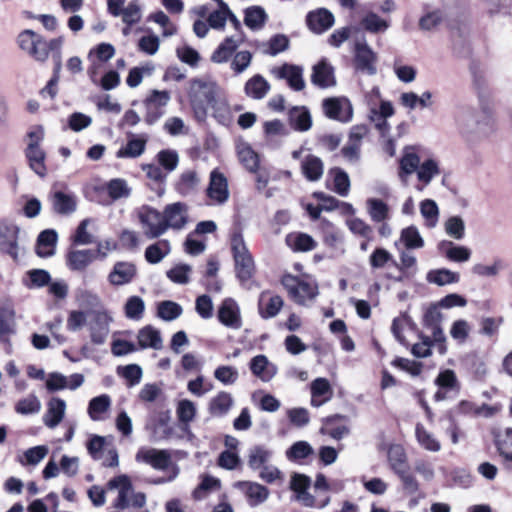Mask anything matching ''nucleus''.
Instances as JSON below:
<instances>
[{"label": "nucleus", "mask_w": 512, "mask_h": 512, "mask_svg": "<svg viewBox=\"0 0 512 512\" xmlns=\"http://www.w3.org/2000/svg\"><path fill=\"white\" fill-rule=\"evenodd\" d=\"M188 96L196 117L203 119L208 107L216 103L223 93L215 81L209 78H195L189 83Z\"/></svg>", "instance_id": "obj_1"}, {"label": "nucleus", "mask_w": 512, "mask_h": 512, "mask_svg": "<svg viewBox=\"0 0 512 512\" xmlns=\"http://www.w3.org/2000/svg\"><path fill=\"white\" fill-rule=\"evenodd\" d=\"M107 489L117 492L114 507L118 510L142 508L146 503L145 494L134 491L131 480L127 475H119L110 479L107 483Z\"/></svg>", "instance_id": "obj_2"}, {"label": "nucleus", "mask_w": 512, "mask_h": 512, "mask_svg": "<svg viewBox=\"0 0 512 512\" xmlns=\"http://www.w3.org/2000/svg\"><path fill=\"white\" fill-rule=\"evenodd\" d=\"M135 460L138 463L150 465L155 470H171V475L167 479H160L158 483L174 480L179 474V468L172 463L171 453L168 450H160L151 447H141L136 455Z\"/></svg>", "instance_id": "obj_3"}, {"label": "nucleus", "mask_w": 512, "mask_h": 512, "mask_svg": "<svg viewBox=\"0 0 512 512\" xmlns=\"http://www.w3.org/2000/svg\"><path fill=\"white\" fill-rule=\"evenodd\" d=\"M281 283L287 290L290 298L299 305H306L307 302L313 301L318 295L316 284L306 282L290 274L284 275Z\"/></svg>", "instance_id": "obj_4"}, {"label": "nucleus", "mask_w": 512, "mask_h": 512, "mask_svg": "<svg viewBox=\"0 0 512 512\" xmlns=\"http://www.w3.org/2000/svg\"><path fill=\"white\" fill-rule=\"evenodd\" d=\"M231 248L238 278L241 281L250 279L255 271V265L241 234L232 236Z\"/></svg>", "instance_id": "obj_5"}, {"label": "nucleus", "mask_w": 512, "mask_h": 512, "mask_svg": "<svg viewBox=\"0 0 512 512\" xmlns=\"http://www.w3.org/2000/svg\"><path fill=\"white\" fill-rule=\"evenodd\" d=\"M138 217L143 233L148 239L158 238L167 231L163 214L154 208L143 207Z\"/></svg>", "instance_id": "obj_6"}, {"label": "nucleus", "mask_w": 512, "mask_h": 512, "mask_svg": "<svg viewBox=\"0 0 512 512\" xmlns=\"http://www.w3.org/2000/svg\"><path fill=\"white\" fill-rule=\"evenodd\" d=\"M112 322L113 317L105 309L96 310L91 313L88 329L93 344L101 345L106 341Z\"/></svg>", "instance_id": "obj_7"}, {"label": "nucleus", "mask_w": 512, "mask_h": 512, "mask_svg": "<svg viewBox=\"0 0 512 512\" xmlns=\"http://www.w3.org/2000/svg\"><path fill=\"white\" fill-rule=\"evenodd\" d=\"M206 196L212 204L216 205H223L229 199L228 180L218 169H214L210 173Z\"/></svg>", "instance_id": "obj_8"}, {"label": "nucleus", "mask_w": 512, "mask_h": 512, "mask_svg": "<svg viewBox=\"0 0 512 512\" xmlns=\"http://www.w3.org/2000/svg\"><path fill=\"white\" fill-rule=\"evenodd\" d=\"M137 276V267L130 261L116 262L107 276L112 286H124L130 284Z\"/></svg>", "instance_id": "obj_9"}, {"label": "nucleus", "mask_w": 512, "mask_h": 512, "mask_svg": "<svg viewBox=\"0 0 512 512\" xmlns=\"http://www.w3.org/2000/svg\"><path fill=\"white\" fill-rule=\"evenodd\" d=\"M19 228L8 222H0V251L8 254L14 260L18 258Z\"/></svg>", "instance_id": "obj_10"}, {"label": "nucleus", "mask_w": 512, "mask_h": 512, "mask_svg": "<svg viewBox=\"0 0 512 512\" xmlns=\"http://www.w3.org/2000/svg\"><path fill=\"white\" fill-rule=\"evenodd\" d=\"M244 41L245 36L243 33L226 37L212 53L211 61L216 64L227 63Z\"/></svg>", "instance_id": "obj_11"}, {"label": "nucleus", "mask_w": 512, "mask_h": 512, "mask_svg": "<svg viewBox=\"0 0 512 512\" xmlns=\"http://www.w3.org/2000/svg\"><path fill=\"white\" fill-rule=\"evenodd\" d=\"M377 56L365 40L355 43V65L356 69L368 75L376 73Z\"/></svg>", "instance_id": "obj_12"}, {"label": "nucleus", "mask_w": 512, "mask_h": 512, "mask_svg": "<svg viewBox=\"0 0 512 512\" xmlns=\"http://www.w3.org/2000/svg\"><path fill=\"white\" fill-rule=\"evenodd\" d=\"M272 73L278 79L286 80L288 86L294 91H302L306 86L301 66L285 63L280 67L274 68Z\"/></svg>", "instance_id": "obj_13"}, {"label": "nucleus", "mask_w": 512, "mask_h": 512, "mask_svg": "<svg viewBox=\"0 0 512 512\" xmlns=\"http://www.w3.org/2000/svg\"><path fill=\"white\" fill-rule=\"evenodd\" d=\"M324 113L327 117L341 122L352 118V106L346 98H328L323 101Z\"/></svg>", "instance_id": "obj_14"}, {"label": "nucleus", "mask_w": 512, "mask_h": 512, "mask_svg": "<svg viewBox=\"0 0 512 512\" xmlns=\"http://www.w3.org/2000/svg\"><path fill=\"white\" fill-rule=\"evenodd\" d=\"M247 498L250 506L255 507L264 503L269 497V489L252 481H239L234 484Z\"/></svg>", "instance_id": "obj_15"}, {"label": "nucleus", "mask_w": 512, "mask_h": 512, "mask_svg": "<svg viewBox=\"0 0 512 512\" xmlns=\"http://www.w3.org/2000/svg\"><path fill=\"white\" fill-rule=\"evenodd\" d=\"M218 320L226 327L239 329L242 326L240 309L236 301L226 298L218 309Z\"/></svg>", "instance_id": "obj_16"}, {"label": "nucleus", "mask_w": 512, "mask_h": 512, "mask_svg": "<svg viewBox=\"0 0 512 512\" xmlns=\"http://www.w3.org/2000/svg\"><path fill=\"white\" fill-rule=\"evenodd\" d=\"M162 214L167 230L182 229L187 223V206L182 202L167 205Z\"/></svg>", "instance_id": "obj_17"}, {"label": "nucleus", "mask_w": 512, "mask_h": 512, "mask_svg": "<svg viewBox=\"0 0 512 512\" xmlns=\"http://www.w3.org/2000/svg\"><path fill=\"white\" fill-rule=\"evenodd\" d=\"M63 42V37H57L47 41L40 36L27 54L38 62H45L50 52L62 49Z\"/></svg>", "instance_id": "obj_18"}, {"label": "nucleus", "mask_w": 512, "mask_h": 512, "mask_svg": "<svg viewBox=\"0 0 512 512\" xmlns=\"http://www.w3.org/2000/svg\"><path fill=\"white\" fill-rule=\"evenodd\" d=\"M66 402L59 397H52L47 402V410L43 415V423L50 429L56 428L64 419Z\"/></svg>", "instance_id": "obj_19"}, {"label": "nucleus", "mask_w": 512, "mask_h": 512, "mask_svg": "<svg viewBox=\"0 0 512 512\" xmlns=\"http://www.w3.org/2000/svg\"><path fill=\"white\" fill-rule=\"evenodd\" d=\"M307 25L311 31L321 34L327 31L334 24V16L327 9L320 8L311 11L306 18Z\"/></svg>", "instance_id": "obj_20"}, {"label": "nucleus", "mask_w": 512, "mask_h": 512, "mask_svg": "<svg viewBox=\"0 0 512 512\" xmlns=\"http://www.w3.org/2000/svg\"><path fill=\"white\" fill-rule=\"evenodd\" d=\"M311 82L320 88H327L336 84L334 69L325 59L313 66Z\"/></svg>", "instance_id": "obj_21"}, {"label": "nucleus", "mask_w": 512, "mask_h": 512, "mask_svg": "<svg viewBox=\"0 0 512 512\" xmlns=\"http://www.w3.org/2000/svg\"><path fill=\"white\" fill-rule=\"evenodd\" d=\"M249 367L252 374L264 382H269L278 371L277 366L270 362L265 355L253 357Z\"/></svg>", "instance_id": "obj_22"}, {"label": "nucleus", "mask_w": 512, "mask_h": 512, "mask_svg": "<svg viewBox=\"0 0 512 512\" xmlns=\"http://www.w3.org/2000/svg\"><path fill=\"white\" fill-rule=\"evenodd\" d=\"M233 405V396L226 391H220L210 399L208 412L213 417H223L229 413Z\"/></svg>", "instance_id": "obj_23"}, {"label": "nucleus", "mask_w": 512, "mask_h": 512, "mask_svg": "<svg viewBox=\"0 0 512 512\" xmlns=\"http://www.w3.org/2000/svg\"><path fill=\"white\" fill-rule=\"evenodd\" d=\"M95 259L96 253L93 250H71L67 255V265L73 271H83Z\"/></svg>", "instance_id": "obj_24"}, {"label": "nucleus", "mask_w": 512, "mask_h": 512, "mask_svg": "<svg viewBox=\"0 0 512 512\" xmlns=\"http://www.w3.org/2000/svg\"><path fill=\"white\" fill-rule=\"evenodd\" d=\"M272 457V449L265 445H255L248 451L247 463L252 470H259L263 466L270 463Z\"/></svg>", "instance_id": "obj_25"}, {"label": "nucleus", "mask_w": 512, "mask_h": 512, "mask_svg": "<svg viewBox=\"0 0 512 512\" xmlns=\"http://www.w3.org/2000/svg\"><path fill=\"white\" fill-rule=\"evenodd\" d=\"M283 307V299L278 295L263 292L259 298V312L263 318L276 316Z\"/></svg>", "instance_id": "obj_26"}, {"label": "nucleus", "mask_w": 512, "mask_h": 512, "mask_svg": "<svg viewBox=\"0 0 512 512\" xmlns=\"http://www.w3.org/2000/svg\"><path fill=\"white\" fill-rule=\"evenodd\" d=\"M138 344L141 349L152 348L160 350L163 347V341L160 331L151 325H147L139 330Z\"/></svg>", "instance_id": "obj_27"}, {"label": "nucleus", "mask_w": 512, "mask_h": 512, "mask_svg": "<svg viewBox=\"0 0 512 512\" xmlns=\"http://www.w3.org/2000/svg\"><path fill=\"white\" fill-rule=\"evenodd\" d=\"M269 90V82L260 74L252 76L244 86L246 96L255 100L263 99Z\"/></svg>", "instance_id": "obj_28"}, {"label": "nucleus", "mask_w": 512, "mask_h": 512, "mask_svg": "<svg viewBox=\"0 0 512 512\" xmlns=\"http://www.w3.org/2000/svg\"><path fill=\"white\" fill-rule=\"evenodd\" d=\"M311 405L319 407L332 397L330 383L325 378H317L311 383Z\"/></svg>", "instance_id": "obj_29"}, {"label": "nucleus", "mask_w": 512, "mask_h": 512, "mask_svg": "<svg viewBox=\"0 0 512 512\" xmlns=\"http://www.w3.org/2000/svg\"><path fill=\"white\" fill-rule=\"evenodd\" d=\"M147 140V135L138 137L132 135L127 144L117 151L116 156L118 158H137L141 156L145 151Z\"/></svg>", "instance_id": "obj_30"}, {"label": "nucleus", "mask_w": 512, "mask_h": 512, "mask_svg": "<svg viewBox=\"0 0 512 512\" xmlns=\"http://www.w3.org/2000/svg\"><path fill=\"white\" fill-rule=\"evenodd\" d=\"M51 201L54 211L61 215L71 214L77 208L76 197L61 191L54 192L51 196Z\"/></svg>", "instance_id": "obj_31"}, {"label": "nucleus", "mask_w": 512, "mask_h": 512, "mask_svg": "<svg viewBox=\"0 0 512 512\" xmlns=\"http://www.w3.org/2000/svg\"><path fill=\"white\" fill-rule=\"evenodd\" d=\"M360 26L372 34L385 33L390 27V21L380 17L375 12H367L360 20Z\"/></svg>", "instance_id": "obj_32"}, {"label": "nucleus", "mask_w": 512, "mask_h": 512, "mask_svg": "<svg viewBox=\"0 0 512 512\" xmlns=\"http://www.w3.org/2000/svg\"><path fill=\"white\" fill-rule=\"evenodd\" d=\"M387 458L392 471L397 474L408 468L407 454L400 444H391L388 447Z\"/></svg>", "instance_id": "obj_33"}, {"label": "nucleus", "mask_w": 512, "mask_h": 512, "mask_svg": "<svg viewBox=\"0 0 512 512\" xmlns=\"http://www.w3.org/2000/svg\"><path fill=\"white\" fill-rule=\"evenodd\" d=\"M200 182L201 179L195 170H186L181 173L175 187L178 193L187 196L197 190Z\"/></svg>", "instance_id": "obj_34"}, {"label": "nucleus", "mask_w": 512, "mask_h": 512, "mask_svg": "<svg viewBox=\"0 0 512 512\" xmlns=\"http://www.w3.org/2000/svg\"><path fill=\"white\" fill-rule=\"evenodd\" d=\"M15 334L14 311L11 308L0 310V341L10 347V338Z\"/></svg>", "instance_id": "obj_35"}, {"label": "nucleus", "mask_w": 512, "mask_h": 512, "mask_svg": "<svg viewBox=\"0 0 512 512\" xmlns=\"http://www.w3.org/2000/svg\"><path fill=\"white\" fill-rule=\"evenodd\" d=\"M57 242L55 230L47 229L42 231L37 240L36 252L40 257H49L54 254Z\"/></svg>", "instance_id": "obj_36"}, {"label": "nucleus", "mask_w": 512, "mask_h": 512, "mask_svg": "<svg viewBox=\"0 0 512 512\" xmlns=\"http://www.w3.org/2000/svg\"><path fill=\"white\" fill-rule=\"evenodd\" d=\"M25 155L29 163V167L40 177H44L47 174V168L45 165L46 154L42 148L27 147Z\"/></svg>", "instance_id": "obj_37"}, {"label": "nucleus", "mask_w": 512, "mask_h": 512, "mask_svg": "<svg viewBox=\"0 0 512 512\" xmlns=\"http://www.w3.org/2000/svg\"><path fill=\"white\" fill-rule=\"evenodd\" d=\"M287 245L296 252H307L316 248V241L306 233H291L286 237Z\"/></svg>", "instance_id": "obj_38"}, {"label": "nucleus", "mask_w": 512, "mask_h": 512, "mask_svg": "<svg viewBox=\"0 0 512 512\" xmlns=\"http://www.w3.org/2000/svg\"><path fill=\"white\" fill-rule=\"evenodd\" d=\"M290 125L297 131H307L312 126L310 112L305 107H294L289 111Z\"/></svg>", "instance_id": "obj_39"}, {"label": "nucleus", "mask_w": 512, "mask_h": 512, "mask_svg": "<svg viewBox=\"0 0 512 512\" xmlns=\"http://www.w3.org/2000/svg\"><path fill=\"white\" fill-rule=\"evenodd\" d=\"M171 252L168 240H160L149 245L145 250V259L150 264L161 262Z\"/></svg>", "instance_id": "obj_40"}, {"label": "nucleus", "mask_w": 512, "mask_h": 512, "mask_svg": "<svg viewBox=\"0 0 512 512\" xmlns=\"http://www.w3.org/2000/svg\"><path fill=\"white\" fill-rule=\"evenodd\" d=\"M445 257L453 262H467L471 257V250L466 246L456 245L451 241L441 244Z\"/></svg>", "instance_id": "obj_41"}, {"label": "nucleus", "mask_w": 512, "mask_h": 512, "mask_svg": "<svg viewBox=\"0 0 512 512\" xmlns=\"http://www.w3.org/2000/svg\"><path fill=\"white\" fill-rule=\"evenodd\" d=\"M111 406V398L107 394L94 397L88 405V414L94 421L103 420V414L106 413Z\"/></svg>", "instance_id": "obj_42"}, {"label": "nucleus", "mask_w": 512, "mask_h": 512, "mask_svg": "<svg viewBox=\"0 0 512 512\" xmlns=\"http://www.w3.org/2000/svg\"><path fill=\"white\" fill-rule=\"evenodd\" d=\"M426 279L429 283L444 286L447 284L457 283L460 279V275L457 272L443 268L429 271Z\"/></svg>", "instance_id": "obj_43"}, {"label": "nucleus", "mask_w": 512, "mask_h": 512, "mask_svg": "<svg viewBox=\"0 0 512 512\" xmlns=\"http://www.w3.org/2000/svg\"><path fill=\"white\" fill-rule=\"evenodd\" d=\"M366 205L368 214L374 222H384L389 218V206L381 199L369 198Z\"/></svg>", "instance_id": "obj_44"}, {"label": "nucleus", "mask_w": 512, "mask_h": 512, "mask_svg": "<svg viewBox=\"0 0 512 512\" xmlns=\"http://www.w3.org/2000/svg\"><path fill=\"white\" fill-rule=\"evenodd\" d=\"M420 164L419 156L411 151H406L402 158L400 159V170H399V178L403 183L406 184L407 176L416 172L418 166Z\"/></svg>", "instance_id": "obj_45"}, {"label": "nucleus", "mask_w": 512, "mask_h": 512, "mask_svg": "<svg viewBox=\"0 0 512 512\" xmlns=\"http://www.w3.org/2000/svg\"><path fill=\"white\" fill-rule=\"evenodd\" d=\"M302 172L310 181H317L323 175V163L320 158L309 155L302 162Z\"/></svg>", "instance_id": "obj_46"}, {"label": "nucleus", "mask_w": 512, "mask_h": 512, "mask_svg": "<svg viewBox=\"0 0 512 512\" xmlns=\"http://www.w3.org/2000/svg\"><path fill=\"white\" fill-rule=\"evenodd\" d=\"M49 452V448L45 445H39L27 449L22 456L18 457V462L22 466H36L38 465Z\"/></svg>", "instance_id": "obj_47"}, {"label": "nucleus", "mask_w": 512, "mask_h": 512, "mask_svg": "<svg viewBox=\"0 0 512 512\" xmlns=\"http://www.w3.org/2000/svg\"><path fill=\"white\" fill-rule=\"evenodd\" d=\"M123 23L128 26L139 23L142 19V5L140 0H131L127 6L120 11Z\"/></svg>", "instance_id": "obj_48"}, {"label": "nucleus", "mask_w": 512, "mask_h": 512, "mask_svg": "<svg viewBox=\"0 0 512 512\" xmlns=\"http://www.w3.org/2000/svg\"><path fill=\"white\" fill-rule=\"evenodd\" d=\"M417 442L424 449L431 452H438L441 449L440 442L435 436L424 428L422 424H417L415 428Z\"/></svg>", "instance_id": "obj_49"}, {"label": "nucleus", "mask_w": 512, "mask_h": 512, "mask_svg": "<svg viewBox=\"0 0 512 512\" xmlns=\"http://www.w3.org/2000/svg\"><path fill=\"white\" fill-rule=\"evenodd\" d=\"M416 173L418 180L426 186L434 177L440 174V168L437 161L434 159H427L419 164Z\"/></svg>", "instance_id": "obj_50"}, {"label": "nucleus", "mask_w": 512, "mask_h": 512, "mask_svg": "<svg viewBox=\"0 0 512 512\" xmlns=\"http://www.w3.org/2000/svg\"><path fill=\"white\" fill-rule=\"evenodd\" d=\"M265 10L260 6H252L245 10L244 23L252 30L261 29L266 21Z\"/></svg>", "instance_id": "obj_51"}, {"label": "nucleus", "mask_w": 512, "mask_h": 512, "mask_svg": "<svg viewBox=\"0 0 512 512\" xmlns=\"http://www.w3.org/2000/svg\"><path fill=\"white\" fill-rule=\"evenodd\" d=\"M394 114V107L390 101L381 100L377 107V115L370 114V119L375 122L376 127L385 131L388 129L386 119Z\"/></svg>", "instance_id": "obj_52"}, {"label": "nucleus", "mask_w": 512, "mask_h": 512, "mask_svg": "<svg viewBox=\"0 0 512 512\" xmlns=\"http://www.w3.org/2000/svg\"><path fill=\"white\" fill-rule=\"evenodd\" d=\"M219 8L208 15L207 22L213 29H223L228 20L230 9L222 0H218Z\"/></svg>", "instance_id": "obj_53"}, {"label": "nucleus", "mask_w": 512, "mask_h": 512, "mask_svg": "<svg viewBox=\"0 0 512 512\" xmlns=\"http://www.w3.org/2000/svg\"><path fill=\"white\" fill-rule=\"evenodd\" d=\"M183 310L182 307L173 301H162L157 306V316L164 321H173L180 317Z\"/></svg>", "instance_id": "obj_54"}, {"label": "nucleus", "mask_w": 512, "mask_h": 512, "mask_svg": "<svg viewBox=\"0 0 512 512\" xmlns=\"http://www.w3.org/2000/svg\"><path fill=\"white\" fill-rule=\"evenodd\" d=\"M400 241L407 249H419L424 246V240L415 226H409L401 231Z\"/></svg>", "instance_id": "obj_55"}, {"label": "nucleus", "mask_w": 512, "mask_h": 512, "mask_svg": "<svg viewBox=\"0 0 512 512\" xmlns=\"http://www.w3.org/2000/svg\"><path fill=\"white\" fill-rule=\"evenodd\" d=\"M145 311V303L139 296H131L124 305L125 316L131 320H140Z\"/></svg>", "instance_id": "obj_56"}, {"label": "nucleus", "mask_w": 512, "mask_h": 512, "mask_svg": "<svg viewBox=\"0 0 512 512\" xmlns=\"http://www.w3.org/2000/svg\"><path fill=\"white\" fill-rule=\"evenodd\" d=\"M420 212L427 227L433 228L436 226L439 217V209L434 200L425 199L420 203Z\"/></svg>", "instance_id": "obj_57"}, {"label": "nucleus", "mask_w": 512, "mask_h": 512, "mask_svg": "<svg viewBox=\"0 0 512 512\" xmlns=\"http://www.w3.org/2000/svg\"><path fill=\"white\" fill-rule=\"evenodd\" d=\"M220 488V480L210 476L205 475L202 477L200 484L194 489L193 497L196 500L204 499L208 493L215 491Z\"/></svg>", "instance_id": "obj_58"}, {"label": "nucleus", "mask_w": 512, "mask_h": 512, "mask_svg": "<svg viewBox=\"0 0 512 512\" xmlns=\"http://www.w3.org/2000/svg\"><path fill=\"white\" fill-rule=\"evenodd\" d=\"M289 47V39L283 34L274 35L270 40L263 44V53L275 56Z\"/></svg>", "instance_id": "obj_59"}, {"label": "nucleus", "mask_w": 512, "mask_h": 512, "mask_svg": "<svg viewBox=\"0 0 512 512\" xmlns=\"http://www.w3.org/2000/svg\"><path fill=\"white\" fill-rule=\"evenodd\" d=\"M252 53L248 50L236 52L231 58L230 68L236 74L245 72L252 62Z\"/></svg>", "instance_id": "obj_60"}, {"label": "nucleus", "mask_w": 512, "mask_h": 512, "mask_svg": "<svg viewBox=\"0 0 512 512\" xmlns=\"http://www.w3.org/2000/svg\"><path fill=\"white\" fill-rule=\"evenodd\" d=\"M41 410V402L34 394L19 400L15 405V411L22 415L36 414Z\"/></svg>", "instance_id": "obj_61"}, {"label": "nucleus", "mask_w": 512, "mask_h": 512, "mask_svg": "<svg viewBox=\"0 0 512 512\" xmlns=\"http://www.w3.org/2000/svg\"><path fill=\"white\" fill-rule=\"evenodd\" d=\"M107 192L113 200L126 198L130 195L131 189L124 179L116 178L110 180L107 185Z\"/></svg>", "instance_id": "obj_62"}, {"label": "nucleus", "mask_w": 512, "mask_h": 512, "mask_svg": "<svg viewBox=\"0 0 512 512\" xmlns=\"http://www.w3.org/2000/svg\"><path fill=\"white\" fill-rule=\"evenodd\" d=\"M444 229L447 235L455 240H461L465 236V223L460 216H452L444 223Z\"/></svg>", "instance_id": "obj_63"}, {"label": "nucleus", "mask_w": 512, "mask_h": 512, "mask_svg": "<svg viewBox=\"0 0 512 512\" xmlns=\"http://www.w3.org/2000/svg\"><path fill=\"white\" fill-rule=\"evenodd\" d=\"M435 384L439 388H445L446 390H452L456 392L460 390L459 381L455 372L451 369H446L440 372L435 379Z\"/></svg>", "instance_id": "obj_64"}]
</instances>
